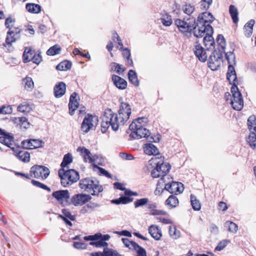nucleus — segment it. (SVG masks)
I'll return each mask as SVG.
<instances>
[{
    "label": "nucleus",
    "mask_w": 256,
    "mask_h": 256,
    "mask_svg": "<svg viewBox=\"0 0 256 256\" xmlns=\"http://www.w3.org/2000/svg\"><path fill=\"white\" fill-rule=\"evenodd\" d=\"M148 164L152 166V168L154 167L150 174L153 178L162 177L158 182V186L166 183V180H170V176L167 174L169 172L171 166L168 163L164 162V156H153L148 161Z\"/></svg>",
    "instance_id": "nucleus-1"
},
{
    "label": "nucleus",
    "mask_w": 256,
    "mask_h": 256,
    "mask_svg": "<svg viewBox=\"0 0 256 256\" xmlns=\"http://www.w3.org/2000/svg\"><path fill=\"white\" fill-rule=\"evenodd\" d=\"M120 121L121 120H120L118 114L113 112L110 109L106 110L101 123L102 132H106L110 126L112 130L116 131L120 126L124 125L125 123L124 122H121Z\"/></svg>",
    "instance_id": "nucleus-2"
},
{
    "label": "nucleus",
    "mask_w": 256,
    "mask_h": 256,
    "mask_svg": "<svg viewBox=\"0 0 256 256\" xmlns=\"http://www.w3.org/2000/svg\"><path fill=\"white\" fill-rule=\"evenodd\" d=\"M174 22L178 30L182 33L187 34L188 33H191L192 31V33L196 37H202L201 34L198 32V28H196L198 26L196 22L195 18L192 17L184 20L176 19Z\"/></svg>",
    "instance_id": "nucleus-3"
},
{
    "label": "nucleus",
    "mask_w": 256,
    "mask_h": 256,
    "mask_svg": "<svg viewBox=\"0 0 256 256\" xmlns=\"http://www.w3.org/2000/svg\"><path fill=\"white\" fill-rule=\"evenodd\" d=\"M214 18L209 12H204L200 14L198 16L196 25L198 30L202 37L204 36L206 32H213V28L210 24L214 20Z\"/></svg>",
    "instance_id": "nucleus-4"
},
{
    "label": "nucleus",
    "mask_w": 256,
    "mask_h": 256,
    "mask_svg": "<svg viewBox=\"0 0 256 256\" xmlns=\"http://www.w3.org/2000/svg\"><path fill=\"white\" fill-rule=\"evenodd\" d=\"M14 20L11 18H8L5 21L6 26L9 28L6 38V42L8 45H11L20 38L22 30L18 27L14 26Z\"/></svg>",
    "instance_id": "nucleus-5"
},
{
    "label": "nucleus",
    "mask_w": 256,
    "mask_h": 256,
    "mask_svg": "<svg viewBox=\"0 0 256 256\" xmlns=\"http://www.w3.org/2000/svg\"><path fill=\"white\" fill-rule=\"evenodd\" d=\"M79 186L81 189L93 196L98 194L103 190L102 186L99 184L98 181L90 178H86L80 180Z\"/></svg>",
    "instance_id": "nucleus-6"
},
{
    "label": "nucleus",
    "mask_w": 256,
    "mask_h": 256,
    "mask_svg": "<svg viewBox=\"0 0 256 256\" xmlns=\"http://www.w3.org/2000/svg\"><path fill=\"white\" fill-rule=\"evenodd\" d=\"M58 176L60 178L62 184L64 187L71 185L80 178L78 172L73 169H60Z\"/></svg>",
    "instance_id": "nucleus-7"
},
{
    "label": "nucleus",
    "mask_w": 256,
    "mask_h": 256,
    "mask_svg": "<svg viewBox=\"0 0 256 256\" xmlns=\"http://www.w3.org/2000/svg\"><path fill=\"white\" fill-rule=\"evenodd\" d=\"M110 236L108 234H102L100 232L96 233L94 235L85 236L84 239L85 240H91L90 242V246H94L96 248H104V249L108 248V244L106 241L110 239Z\"/></svg>",
    "instance_id": "nucleus-8"
},
{
    "label": "nucleus",
    "mask_w": 256,
    "mask_h": 256,
    "mask_svg": "<svg viewBox=\"0 0 256 256\" xmlns=\"http://www.w3.org/2000/svg\"><path fill=\"white\" fill-rule=\"evenodd\" d=\"M231 92L232 94V98L230 99V104L232 106L235 110H241L244 106V100L237 86H232Z\"/></svg>",
    "instance_id": "nucleus-9"
},
{
    "label": "nucleus",
    "mask_w": 256,
    "mask_h": 256,
    "mask_svg": "<svg viewBox=\"0 0 256 256\" xmlns=\"http://www.w3.org/2000/svg\"><path fill=\"white\" fill-rule=\"evenodd\" d=\"M130 136L136 139L146 138L147 140L150 142H156L159 141L158 137H155L154 138L152 136H150L149 130L145 128L139 127L136 129V130L132 132Z\"/></svg>",
    "instance_id": "nucleus-10"
},
{
    "label": "nucleus",
    "mask_w": 256,
    "mask_h": 256,
    "mask_svg": "<svg viewBox=\"0 0 256 256\" xmlns=\"http://www.w3.org/2000/svg\"><path fill=\"white\" fill-rule=\"evenodd\" d=\"M222 52L214 50L210 55L208 60V66L212 70H216L222 62Z\"/></svg>",
    "instance_id": "nucleus-11"
},
{
    "label": "nucleus",
    "mask_w": 256,
    "mask_h": 256,
    "mask_svg": "<svg viewBox=\"0 0 256 256\" xmlns=\"http://www.w3.org/2000/svg\"><path fill=\"white\" fill-rule=\"evenodd\" d=\"M30 173L32 176L44 180L48 176L50 171L44 166L34 165L30 168Z\"/></svg>",
    "instance_id": "nucleus-12"
},
{
    "label": "nucleus",
    "mask_w": 256,
    "mask_h": 256,
    "mask_svg": "<svg viewBox=\"0 0 256 256\" xmlns=\"http://www.w3.org/2000/svg\"><path fill=\"white\" fill-rule=\"evenodd\" d=\"M164 184V190H168L170 194H178L182 192L184 190V185L182 183L176 182L171 181V178L170 180H166Z\"/></svg>",
    "instance_id": "nucleus-13"
},
{
    "label": "nucleus",
    "mask_w": 256,
    "mask_h": 256,
    "mask_svg": "<svg viewBox=\"0 0 256 256\" xmlns=\"http://www.w3.org/2000/svg\"><path fill=\"white\" fill-rule=\"evenodd\" d=\"M98 122V118L96 116H93L90 114H87L83 120L81 126V130L84 132H88L94 128Z\"/></svg>",
    "instance_id": "nucleus-14"
},
{
    "label": "nucleus",
    "mask_w": 256,
    "mask_h": 256,
    "mask_svg": "<svg viewBox=\"0 0 256 256\" xmlns=\"http://www.w3.org/2000/svg\"><path fill=\"white\" fill-rule=\"evenodd\" d=\"M131 114V108L130 104L126 102H121L120 110H118V116L120 122H124L128 121Z\"/></svg>",
    "instance_id": "nucleus-15"
},
{
    "label": "nucleus",
    "mask_w": 256,
    "mask_h": 256,
    "mask_svg": "<svg viewBox=\"0 0 256 256\" xmlns=\"http://www.w3.org/2000/svg\"><path fill=\"white\" fill-rule=\"evenodd\" d=\"M91 199V196L88 194H78L74 195L70 199V204L74 205L76 206H81Z\"/></svg>",
    "instance_id": "nucleus-16"
},
{
    "label": "nucleus",
    "mask_w": 256,
    "mask_h": 256,
    "mask_svg": "<svg viewBox=\"0 0 256 256\" xmlns=\"http://www.w3.org/2000/svg\"><path fill=\"white\" fill-rule=\"evenodd\" d=\"M52 196L54 198L62 204H70L68 202L70 193L68 190H60L54 192Z\"/></svg>",
    "instance_id": "nucleus-17"
},
{
    "label": "nucleus",
    "mask_w": 256,
    "mask_h": 256,
    "mask_svg": "<svg viewBox=\"0 0 256 256\" xmlns=\"http://www.w3.org/2000/svg\"><path fill=\"white\" fill-rule=\"evenodd\" d=\"M126 196H121L120 198L112 200V202L116 204H126L132 202L133 198L130 196H137L138 194L136 192H133L129 190H126L124 192Z\"/></svg>",
    "instance_id": "nucleus-18"
},
{
    "label": "nucleus",
    "mask_w": 256,
    "mask_h": 256,
    "mask_svg": "<svg viewBox=\"0 0 256 256\" xmlns=\"http://www.w3.org/2000/svg\"><path fill=\"white\" fill-rule=\"evenodd\" d=\"M22 144L26 148L34 149L42 147L44 142L40 140L30 139L24 140Z\"/></svg>",
    "instance_id": "nucleus-19"
},
{
    "label": "nucleus",
    "mask_w": 256,
    "mask_h": 256,
    "mask_svg": "<svg viewBox=\"0 0 256 256\" xmlns=\"http://www.w3.org/2000/svg\"><path fill=\"white\" fill-rule=\"evenodd\" d=\"M196 56L202 62H204L207 59L208 56L205 50L200 45L196 44L194 49Z\"/></svg>",
    "instance_id": "nucleus-20"
},
{
    "label": "nucleus",
    "mask_w": 256,
    "mask_h": 256,
    "mask_svg": "<svg viewBox=\"0 0 256 256\" xmlns=\"http://www.w3.org/2000/svg\"><path fill=\"white\" fill-rule=\"evenodd\" d=\"M78 96V94L76 92H74L70 96V102L68 104L70 114L72 115L74 112L76 110L78 106L79 103L76 97Z\"/></svg>",
    "instance_id": "nucleus-21"
},
{
    "label": "nucleus",
    "mask_w": 256,
    "mask_h": 256,
    "mask_svg": "<svg viewBox=\"0 0 256 256\" xmlns=\"http://www.w3.org/2000/svg\"><path fill=\"white\" fill-rule=\"evenodd\" d=\"M148 232L154 240H159L162 236V232L158 226L152 224L148 227Z\"/></svg>",
    "instance_id": "nucleus-22"
},
{
    "label": "nucleus",
    "mask_w": 256,
    "mask_h": 256,
    "mask_svg": "<svg viewBox=\"0 0 256 256\" xmlns=\"http://www.w3.org/2000/svg\"><path fill=\"white\" fill-rule=\"evenodd\" d=\"M77 151L80 153L84 162L90 163L94 161L92 157V154L88 149L84 147H78Z\"/></svg>",
    "instance_id": "nucleus-23"
},
{
    "label": "nucleus",
    "mask_w": 256,
    "mask_h": 256,
    "mask_svg": "<svg viewBox=\"0 0 256 256\" xmlns=\"http://www.w3.org/2000/svg\"><path fill=\"white\" fill-rule=\"evenodd\" d=\"M112 80L116 86L119 89H125L127 86V82L124 78L118 76L113 75L112 76Z\"/></svg>",
    "instance_id": "nucleus-24"
},
{
    "label": "nucleus",
    "mask_w": 256,
    "mask_h": 256,
    "mask_svg": "<svg viewBox=\"0 0 256 256\" xmlns=\"http://www.w3.org/2000/svg\"><path fill=\"white\" fill-rule=\"evenodd\" d=\"M66 86L64 82H60L54 87V94L56 98H60L66 92Z\"/></svg>",
    "instance_id": "nucleus-25"
},
{
    "label": "nucleus",
    "mask_w": 256,
    "mask_h": 256,
    "mask_svg": "<svg viewBox=\"0 0 256 256\" xmlns=\"http://www.w3.org/2000/svg\"><path fill=\"white\" fill-rule=\"evenodd\" d=\"M144 151L146 154L154 155V156H160L158 148L152 144H146L144 148Z\"/></svg>",
    "instance_id": "nucleus-26"
},
{
    "label": "nucleus",
    "mask_w": 256,
    "mask_h": 256,
    "mask_svg": "<svg viewBox=\"0 0 256 256\" xmlns=\"http://www.w3.org/2000/svg\"><path fill=\"white\" fill-rule=\"evenodd\" d=\"M206 35L204 38V42L206 49L214 48V41L212 34L213 32H206Z\"/></svg>",
    "instance_id": "nucleus-27"
},
{
    "label": "nucleus",
    "mask_w": 256,
    "mask_h": 256,
    "mask_svg": "<svg viewBox=\"0 0 256 256\" xmlns=\"http://www.w3.org/2000/svg\"><path fill=\"white\" fill-rule=\"evenodd\" d=\"M155 204H148L146 205L147 209L150 212V214L152 216L166 215L167 212L165 211L156 209Z\"/></svg>",
    "instance_id": "nucleus-28"
},
{
    "label": "nucleus",
    "mask_w": 256,
    "mask_h": 256,
    "mask_svg": "<svg viewBox=\"0 0 256 256\" xmlns=\"http://www.w3.org/2000/svg\"><path fill=\"white\" fill-rule=\"evenodd\" d=\"M160 20L162 24L165 26H169L172 24V16L166 12L160 14Z\"/></svg>",
    "instance_id": "nucleus-29"
},
{
    "label": "nucleus",
    "mask_w": 256,
    "mask_h": 256,
    "mask_svg": "<svg viewBox=\"0 0 256 256\" xmlns=\"http://www.w3.org/2000/svg\"><path fill=\"white\" fill-rule=\"evenodd\" d=\"M26 10L30 13L38 14L40 12L42 7L38 4L28 3L26 5Z\"/></svg>",
    "instance_id": "nucleus-30"
},
{
    "label": "nucleus",
    "mask_w": 256,
    "mask_h": 256,
    "mask_svg": "<svg viewBox=\"0 0 256 256\" xmlns=\"http://www.w3.org/2000/svg\"><path fill=\"white\" fill-rule=\"evenodd\" d=\"M35 52L30 47H26L23 54V60L24 62H27L31 61L32 56L35 54Z\"/></svg>",
    "instance_id": "nucleus-31"
},
{
    "label": "nucleus",
    "mask_w": 256,
    "mask_h": 256,
    "mask_svg": "<svg viewBox=\"0 0 256 256\" xmlns=\"http://www.w3.org/2000/svg\"><path fill=\"white\" fill-rule=\"evenodd\" d=\"M22 84L25 90L31 91L34 88V82L32 78L26 76L23 78Z\"/></svg>",
    "instance_id": "nucleus-32"
},
{
    "label": "nucleus",
    "mask_w": 256,
    "mask_h": 256,
    "mask_svg": "<svg viewBox=\"0 0 256 256\" xmlns=\"http://www.w3.org/2000/svg\"><path fill=\"white\" fill-rule=\"evenodd\" d=\"M16 156L24 162H28L30 160V154L26 150H20L16 154Z\"/></svg>",
    "instance_id": "nucleus-33"
},
{
    "label": "nucleus",
    "mask_w": 256,
    "mask_h": 256,
    "mask_svg": "<svg viewBox=\"0 0 256 256\" xmlns=\"http://www.w3.org/2000/svg\"><path fill=\"white\" fill-rule=\"evenodd\" d=\"M179 201L176 196L171 195L166 200V205L168 206L170 208H174L178 205Z\"/></svg>",
    "instance_id": "nucleus-34"
},
{
    "label": "nucleus",
    "mask_w": 256,
    "mask_h": 256,
    "mask_svg": "<svg viewBox=\"0 0 256 256\" xmlns=\"http://www.w3.org/2000/svg\"><path fill=\"white\" fill-rule=\"evenodd\" d=\"M168 233L171 238L177 240L180 237V232L176 229L175 226H170L168 228Z\"/></svg>",
    "instance_id": "nucleus-35"
},
{
    "label": "nucleus",
    "mask_w": 256,
    "mask_h": 256,
    "mask_svg": "<svg viewBox=\"0 0 256 256\" xmlns=\"http://www.w3.org/2000/svg\"><path fill=\"white\" fill-rule=\"evenodd\" d=\"M72 154L68 153L64 156L62 162L61 163L60 169L68 168V166L72 162Z\"/></svg>",
    "instance_id": "nucleus-36"
},
{
    "label": "nucleus",
    "mask_w": 256,
    "mask_h": 256,
    "mask_svg": "<svg viewBox=\"0 0 256 256\" xmlns=\"http://www.w3.org/2000/svg\"><path fill=\"white\" fill-rule=\"evenodd\" d=\"M229 12L232 19L233 22L234 24L238 22V11L237 8L234 5H230L229 8Z\"/></svg>",
    "instance_id": "nucleus-37"
},
{
    "label": "nucleus",
    "mask_w": 256,
    "mask_h": 256,
    "mask_svg": "<svg viewBox=\"0 0 256 256\" xmlns=\"http://www.w3.org/2000/svg\"><path fill=\"white\" fill-rule=\"evenodd\" d=\"M72 66V64L68 60H64L60 62L56 66V69L58 70L65 71L70 70Z\"/></svg>",
    "instance_id": "nucleus-38"
},
{
    "label": "nucleus",
    "mask_w": 256,
    "mask_h": 256,
    "mask_svg": "<svg viewBox=\"0 0 256 256\" xmlns=\"http://www.w3.org/2000/svg\"><path fill=\"white\" fill-rule=\"evenodd\" d=\"M130 81L135 86L139 85V82L136 72L134 70H130L128 73Z\"/></svg>",
    "instance_id": "nucleus-39"
},
{
    "label": "nucleus",
    "mask_w": 256,
    "mask_h": 256,
    "mask_svg": "<svg viewBox=\"0 0 256 256\" xmlns=\"http://www.w3.org/2000/svg\"><path fill=\"white\" fill-rule=\"evenodd\" d=\"M226 78L230 83L232 84V86H237V78L236 72H228Z\"/></svg>",
    "instance_id": "nucleus-40"
},
{
    "label": "nucleus",
    "mask_w": 256,
    "mask_h": 256,
    "mask_svg": "<svg viewBox=\"0 0 256 256\" xmlns=\"http://www.w3.org/2000/svg\"><path fill=\"white\" fill-rule=\"evenodd\" d=\"M190 202L192 208L195 210H199L201 208V204L200 201L197 200L196 196L193 194L190 195Z\"/></svg>",
    "instance_id": "nucleus-41"
},
{
    "label": "nucleus",
    "mask_w": 256,
    "mask_h": 256,
    "mask_svg": "<svg viewBox=\"0 0 256 256\" xmlns=\"http://www.w3.org/2000/svg\"><path fill=\"white\" fill-rule=\"evenodd\" d=\"M226 58L228 60V63L229 64L228 66V72H234L235 70L234 67L231 65L230 60H234V55L232 52H230L225 54Z\"/></svg>",
    "instance_id": "nucleus-42"
},
{
    "label": "nucleus",
    "mask_w": 256,
    "mask_h": 256,
    "mask_svg": "<svg viewBox=\"0 0 256 256\" xmlns=\"http://www.w3.org/2000/svg\"><path fill=\"white\" fill-rule=\"evenodd\" d=\"M248 126L250 130L256 132V118L254 116H250L248 120Z\"/></svg>",
    "instance_id": "nucleus-43"
},
{
    "label": "nucleus",
    "mask_w": 256,
    "mask_h": 256,
    "mask_svg": "<svg viewBox=\"0 0 256 256\" xmlns=\"http://www.w3.org/2000/svg\"><path fill=\"white\" fill-rule=\"evenodd\" d=\"M224 226L228 228V230L232 233L236 234L238 230V226L235 223L230 221L226 222Z\"/></svg>",
    "instance_id": "nucleus-44"
},
{
    "label": "nucleus",
    "mask_w": 256,
    "mask_h": 256,
    "mask_svg": "<svg viewBox=\"0 0 256 256\" xmlns=\"http://www.w3.org/2000/svg\"><path fill=\"white\" fill-rule=\"evenodd\" d=\"M122 240L124 244V245L126 247L128 248L130 250H134L136 248V246H138V244H137L136 242L130 240L127 238H122Z\"/></svg>",
    "instance_id": "nucleus-45"
},
{
    "label": "nucleus",
    "mask_w": 256,
    "mask_h": 256,
    "mask_svg": "<svg viewBox=\"0 0 256 256\" xmlns=\"http://www.w3.org/2000/svg\"><path fill=\"white\" fill-rule=\"evenodd\" d=\"M61 50L60 47L56 44L50 47L46 52V54L48 56H54L57 54H59Z\"/></svg>",
    "instance_id": "nucleus-46"
},
{
    "label": "nucleus",
    "mask_w": 256,
    "mask_h": 256,
    "mask_svg": "<svg viewBox=\"0 0 256 256\" xmlns=\"http://www.w3.org/2000/svg\"><path fill=\"white\" fill-rule=\"evenodd\" d=\"M247 141L251 148H256V134L254 132L250 134Z\"/></svg>",
    "instance_id": "nucleus-47"
},
{
    "label": "nucleus",
    "mask_w": 256,
    "mask_h": 256,
    "mask_svg": "<svg viewBox=\"0 0 256 256\" xmlns=\"http://www.w3.org/2000/svg\"><path fill=\"white\" fill-rule=\"evenodd\" d=\"M216 40L218 46L221 48L222 50H220V52H222V53H224L226 46V41L224 36L222 34H218Z\"/></svg>",
    "instance_id": "nucleus-48"
},
{
    "label": "nucleus",
    "mask_w": 256,
    "mask_h": 256,
    "mask_svg": "<svg viewBox=\"0 0 256 256\" xmlns=\"http://www.w3.org/2000/svg\"><path fill=\"white\" fill-rule=\"evenodd\" d=\"M3 136H6V139L5 142V145L10 148H14L12 147V142H14V138L13 135L11 134L6 132Z\"/></svg>",
    "instance_id": "nucleus-49"
},
{
    "label": "nucleus",
    "mask_w": 256,
    "mask_h": 256,
    "mask_svg": "<svg viewBox=\"0 0 256 256\" xmlns=\"http://www.w3.org/2000/svg\"><path fill=\"white\" fill-rule=\"evenodd\" d=\"M230 240H224L220 241L218 246L215 248L216 251H221L229 243Z\"/></svg>",
    "instance_id": "nucleus-50"
},
{
    "label": "nucleus",
    "mask_w": 256,
    "mask_h": 256,
    "mask_svg": "<svg viewBox=\"0 0 256 256\" xmlns=\"http://www.w3.org/2000/svg\"><path fill=\"white\" fill-rule=\"evenodd\" d=\"M105 256H122L116 250L108 248L104 249Z\"/></svg>",
    "instance_id": "nucleus-51"
},
{
    "label": "nucleus",
    "mask_w": 256,
    "mask_h": 256,
    "mask_svg": "<svg viewBox=\"0 0 256 256\" xmlns=\"http://www.w3.org/2000/svg\"><path fill=\"white\" fill-rule=\"evenodd\" d=\"M182 10L185 14L190 16L194 12V7L190 4H186L183 6Z\"/></svg>",
    "instance_id": "nucleus-52"
},
{
    "label": "nucleus",
    "mask_w": 256,
    "mask_h": 256,
    "mask_svg": "<svg viewBox=\"0 0 256 256\" xmlns=\"http://www.w3.org/2000/svg\"><path fill=\"white\" fill-rule=\"evenodd\" d=\"M31 183L32 184V185H34V186H35L36 187L40 188H42L44 190H48V192L51 191V189L49 187H48L46 185H45L37 180H32L31 181Z\"/></svg>",
    "instance_id": "nucleus-53"
},
{
    "label": "nucleus",
    "mask_w": 256,
    "mask_h": 256,
    "mask_svg": "<svg viewBox=\"0 0 256 256\" xmlns=\"http://www.w3.org/2000/svg\"><path fill=\"white\" fill-rule=\"evenodd\" d=\"M148 200L147 198H142L137 200L134 202L135 208H137L140 206H142L148 204Z\"/></svg>",
    "instance_id": "nucleus-54"
},
{
    "label": "nucleus",
    "mask_w": 256,
    "mask_h": 256,
    "mask_svg": "<svg viewBox=\"0 0 256 256\" xmlns=\"http://www.w3.org/2000/svg\"><path fill=\"white\" fill-rule=\"evenodd\" d=\"M134 250L136 252V256H147L146 250L139 245Z\"/></svg>",
    "instance_id": "nucleus-55"
},
{
    "label": "nucleus",
    "mask_w": 256,
    "mask_h": 256,
    "mask_svg": "<svg viewBox=\"0 0 256 256\" xmlns=\"http://www.w3.org/2000/svg\"><path fill=\"white\" fill-rule=\"evenodd\" d=\"M12 109L10 106H2L0 107V114H10L12 112Z\"/></svg>",
    "instance_id": "nucleus-56"
},
{
    "label": "nucleus",
    "mask_w": 256,
    "mask_h": 256,
    "mask_svg": "<svg viewBox=\"0 0 256 256\" xmlns=\"http://www.w3.org/2000/svg\"><path fill=\"white\" fill-rule=\"evenodd\" d=\"M135 120L136 121V124H138L140 126L138 127L141 128H144L146 124L148 122V118L145 117L138 118Z\"/></svg>",
    "instance_id": "nucleus-57"
},
{
    "label": "nucleus",
    "mask_w": 256,
    "mask_h": 256,
    "mask_svg": "<svg viewBox=\"0 0 256 256\" xmlns=\"http://www.w3.org/2000/svg\"><path fill=\"white\" fill-rule=\"evenodd\" d=\"M62 213L66 218H68L71 220H75V216L72 215L70 213V212L68 210H62Z\"/></svg>",
    "instance_id": "nucleus-58"
},
{
    "label": "nucleus",
    "mask_w": 256,
    "mask_h": 256,
    "mask_svg": "<svg viewBox=\"0 0 256 256\" xmlns=\"http://www.w3.org/2000/svg\"><path fill=\"white\" fill-rule=\"evenodd\" d=\"M30 108L29 106L26 104H22L18 106V110L22 112H28Z\"/></svg>",
    "instance_id": "nucleus-59"
},
{
    "label": "nucleus",
    "mask_w": 256,
    "mask_h": 256,
    "mask_svg": "<svg viewBox=\"0 0 256 256\" xmlns=\"http://www.w3.org/2000/svg\"><path fill=\"white\" fill-rule=\"evenodd\" d=\"M96 168L98 170V172L100 173V174L104 176L107 178H111L112 176L111 174L106 170H105L104 168L99 167V166H96Z\"/></svg>",
    "instance_id": "nucleus-60"
},
{
    "label": "nucleus",
    "mask_w": 256,
    "mask_h": 256,
    "mask_svg": "<svg viewBox=\"0 0 256 256\" xmlns=\"http://www.w3.org/2000/svg\"><path fill=\"white\" fill-rule=\"evenodd\" d=\"M42 60V56L40 54H36L32 56L31 61L36 64H39Z\"/></svg>",
    "instance_id": "nucleus-61"
},
{
    "label": "nucleus",
    "mask_w": 256,
    "mask_h": 256,
    "mask_svg": "<svg viewBox=\"0 0 256 256\" xmlns=\"http://www.w3.org/2000/svg\"><path fill=\"white\" fill-rule=\"evenodd\" d=\"M119 156L122 160H132L134 158L132 155L124 152H120Z\"/></svg>",
    "instance_id": "nucleus-62"
},
{
    "label": "nucleus",
    "mask_w": 256,
    "mask_h": 256,
    "mask_svg": "<svg viewBox=\"0 0 256 256\" xmlns=\"http://www.w3.org/2000/svg\"><path fill=\"white\" fill-rule=\"evenodd\" d=\"M73 246L76 249H85L86 248V244L84 242H74Z\"/></svg>",
    "instance_id": "nucleus-63"
},
{
    "label": "nucleus",
    "mask_w": 256,
    "mask_h": 256,
    "mask_svg": "<svg viewBox=\"0 0 256 256\" xmlns=\"http://www.w3.org/2000/svg\"><path fill=\"white\" fill-rule=\"evenodd\" d=\"M113 64L115 67L114 70L117 73L120 74L121 72L124 71V69L122 67L121 65L115 62L113 63Z\"/></svg>",
    "instance_id": "nucleus-64"
}]
</instances>
